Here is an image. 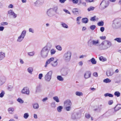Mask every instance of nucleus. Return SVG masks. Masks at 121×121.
Returning a JSON list of instances; mask_svg holds the SVG:
<instances>
[{
    "mask_svg": "<svg viewBox=\"0 0 121 121\" xmlns=\"http://www.w3.org/2000/svg\"><path fill=\"white\" fill-rule=\"evenodd\" d=\"M52 45L49 43H47L46 45L41 49L40 52V56L43 58H45L48 56L49 52Z\"/></svg>",
    "mask_w": 121,
    "mask_h": 121,
    "instance_id": "f257e3e1",
    "label": "nucleus"
},
{
    "mask_svg": "<svg viewBox=\"0 0 121 121\" xmlns=\"http://www.w3.org/2000/svg\"><path fill=\"white\" fill-rule=\"evenodd\" d=\"M58 6H55L53 8L48 9L47 12V14L48 17H52L55 16L56 13H58Z\"/></svg>",
    "mask_w": 121,
    "mask_h": 121,
    "instance_id": "f03ea898",
    "label": "nucleus"
},
{
    "mask_svg": "<svg viewBox=\"0 0 121 121\" xmlns=\"http://www.w3.org/2000/svg\"><path fill=\"white\" fill-rule=\"evenodd\" d=\"M112 45V43L110 41L105 40L99 45V48L101 50L106 49L111 47Z\"/></svg>",
    "mask_w": 121,
    "mask_h": 121,
    "instance_id": "7ed1b4c3",
    "label": "nucleus"
},
{
    "mask_svg": "<svg viewBox=\"0 0 121 121\" xmlns=\"http://www.w3.org/2000/svg\"><path fill=\"white\" fill-rule=\"evenodd\" d=\"M121 26V19H116L113 21L112 27L113 29H117Z\"/></svg>",
    "mask_w": 121,
    "mask_h": 121,
    "instance_id": "20e7f679",
    "label": "nucleus"
},
{
    "mask_svg": "<svg viewBox=\"0 0 121 121\" xmlns=\"http://www.w3.org/2000/svg\"><path fill=\"white\" fill-rule=\"evenodd\" d=\"M72 105L71 101L69 99L66 100L64 102V106L67 111H69L71 109Z\"/></svg>",
    "mask_w": 121,
    "mask_h": 121,
    "instance_id": "39448f33",
    "label": "nucleus"
},
{
    "mask_svg": "<svg viewBox=\"0 0 121 121\" xmlns=\"http://www.w3.org/2000/svg\"><path fill=\"white\" fill-rule=\"evenodd\" d=\"M99 44V40L98 39H90L88 42V45L90 47H92L93 45L98 46Z\"/></svg>",
    "mask_w": 121,
    "mask_h": 121,
    "instance_id": "423d86ee",
    "label": "nucleus"
},
{
    "mask_svg": "<svg viewBox=\"0 0 121 121\" xmlns=\"http://www.w3.org/2000/svg\"><path fill=\"white\" fill-rule=\"evenodd\" d=\"M26 31V30H23L20 35L18 36L17 39V42L20 43L24 39L25 36Z\"/></svg>",
    "mask_w": 121,
    "mask_h": 121,
    "instance_id": "0eeeda50",
    "label": "nucleus"
},
{
    "mask_svg": "<svg viewBox=\"0 0 121 121\" xmlns=\"http://www.w3.org/2000/svg\"><path fill=\"white\" fill-rule=\"evenodd\" d=\"M71 56V52L69 51H68L65 53L63 56L64 59L66 61L69 62L70 60Z\"/></svg>",
    "mask_w": 121,
    "mask_h": 121,
    "instance_id": "6e6552de",
    "label": "nucleus"
},
{
    "mask_svg": "<svg viewBox=\"0 0 121 121\" xmlns=\"http://www.w3.org/2000/svg\"><path fill=\"white\" fill-rule=\"evenodd\" d=\"M52 71H50L45 75L44 78L46 81L49 82L50 81L52 78Z\"/></svg>",
    "mask_w": 121,
    "mask_h": 121,
    "instance_id": "1a4fd4ad",
    "label": "nucleus"
},
{
    "mask_svg": "<svg viewBox=\"0 0 121 121\" xmlns=\"http://www.w3.org/2000/svg\"><path fill=\"white\" fill-rule=\"evenodd\" d=\"M108 4L109 2L108 1L103 0L100 4L99 8L102 10L103 9L108 6Z\"/></svg>",
    "mask_w": 121,
    "mask_h": 121,
    "instance_id": "9d476101",
    "label": "nucleus"
},
{
    "mask_svg": "<svg viewBox=\"0 0 121 121\" xmlns=\"http://www.w3.org/2000/svg\"><path fill=\"white\" fill-rule=\"evenodd\" d=\"M21 92L23 94H26L27 95H29L30 94V91L28 87H25L22 90Z\"/></svg>",
    "mask_w": 121,
    "mask_h": 121,
    "instance_id": "9b49d317",
    "label": "nucleus"
},
{
    "mask_svg": "<svg viewBox=\"0 0 121 121\" xmlns=\"http://www.w3.org/2000/svg\"><path fill=\"white\" fill-rule=\"evenodd\" d=\"M8 14L10 16H13L14 18H16L17 17V14L12 9H10L8 11Z\"/></svg>",
    "mask_w": 121,
    "mask_h": 121,
    "instance_id": "f8f14e48",
    "label": "nucleus"
},
{
    "mask_svg": "<svg viewBox=\"0 0 121 121\" xmlns=\"http://www.w3.org/2000/svg\"><path fill=\"white\" fill-rule=\"evenodd\" d=\"M91 73L90 71H87L84 74V78L85 79H88L91 77Z\"/></svg>",
    "mask_w": 121,
    "mask_h": 121,
    "instance_id": "ddd939ff",
    "label": "nucleus"
},
{
    "mask_svg": "<svg viewBox=\"0 0 121 121\" xmlns=\"http://www.w3.org/2000/svg\"><path fill=\"white\" fill-rule=\"evenodd\" d=\"M44 0H37L35 2V4L36 5H41L44 3Z\"/></svg>",
    "mask_w": 121,
    "mask_h": 121,
    "instance_id": "4468645a",
    "label": "nucleus"
},
{
    "mask_svg": "<svg viewBox=\"0 0 121 121\" xmlns=\"http://www.w3.org/2000/svg\"><path fill=\"white\" fill-rule=\"evenodd\" d=\"M6 80V78L5 77L3 76L0 77V86L4 83Z\"/></svg>",
    "mask_w": 121,
    "mask_h": 121,
    "instance_id": "2eb2a0df",
    "label": "nucleus"
},
{
    "mask_svg": "<svg viewBox=\"0 0 121 121\" xmlns=\"http://www.w3.org/2000/svg\"><path fill=\"white\" fill-rule=\"evenodd\" d=\"M54 60V58L53 57H52L50 58L45 63V65L44 66L45 67H47V65L51 63V62L53 61Z\"/></svg>",
    "mask_w": 121,
    "mask_h": 121,
    "instance_id": "dca6fc26",
    "label": "nucleus"
},
{
    "mask_svg": "<svg viewBox=\"0 0 121 121\" xmlns=\"http://www.w3.org/2000/svg\"><path fill=\"white\" fill-rule=\"evenodd\" d=\"M61 72L62 75L66 76L68 74V70L66 69H61Z\"/></svg>",
    "mask_w": 121,
    "mask_h": 121,
    "instance_id": "f3484780",
    "label": "nucleus"
},
{
    "mask_svg": "<svg viewBox=\"0 0 121 121\" xmlns=\"http://www.w3.org/2000/svg\"><path fill=\"white\" fill-rule=\"evenodd\" d=\"M58 60L57 59L55 61L52 62H51V65L53 67H56L58 65Z\"/></svg>",
    "mask_w": 121,
    "mask_h": 121,
    "instance_id": "a211bd4d",
    "label": "nucleus"
},
{
    "mask_svg": "<svg viewBox=\"0 0 121 121\" xmlns=\"http://www.w3.org/2000/svg\"><path fill=\"white\" fill-rule=\"evenodd\" d=\"M78 118V114L77 113H74L72 114V118L73 119L75 120Z\"/></svg>",
    "mask_w": 121,
    "mask_h": 121,
    "instance_id": "6ab92c4d",
    "label": "nucleus"
},
{
    "mask_svg": "<svg viewBox=\"0 0 121 121\" xmlns=\"http://www.w3.org/2000/svg\"><path fill=\"white\" fill-rule=\"evenodd\" d=\"M121 108V105L119 104H117L114 108L115 111V112L117 111Z\"/></svg>",
    "mask_w": 121,
    "mask_h": 121,
    "instance_id": "aec40b11",
    "label": "nucleus"
},
{
    "mask_svg": "<svg viewBox=\"0 0 121 121\" xmlns=\"http://www.w3.org/2000/svg\"><path fill=\"white\" fill-rule=\"evenodd\" d=\"M33 70V69L32 67H30L27 69L28 72L30 74H32V73Z\"/></svg>",
    "mask_w": 121,
    "mask_h": 121,
    "instance_id": "412c9836",
    "label": "nucleus"
},
{
    "mask_svg": "<svg viewBox=\"0 0 121 121\" xmlns=\"http://www.w3.org/2000/svg\"><path fill=\"white\" fill-rule=\"evenodd\" d=\"M5 54L4 53L2 52H0V57L3 60L5 57Z\"/></svg>",
    "mask_w": 121,
    "mask_h": 121,
    "instance_id": "4be33fe9",
    "label": "nucleus"
},
{
    "mask_svg": "<svg viewBox=\"0 0 121 121\" xmlns=\"http://www.w3.org/2000/svg\"><path fill=\"white\" fill-rule=\"evenodd\" d=\"M8 111L9 113L12 114L14 111V109L12 107L9 108H8Z\"/></svg>",
    "mask_w": 121,
    "mask_h": 121,
    "instance_id": "5701e85b",
    "label": "nucleus"
},
{
    "mask_svg": "<svg viewBox=\"0 0 121 121\" xmlns=\"http://www.w3.org/2000/svg\"><path fill=\"white\" fill-rule=\"evenodd\" d=\"M106 73L108 77L112 76L113 74L112 72L109 70L107 71Z\"/></svg>",
    "mask_w": 121,
    "mask_h": 121,
    "instance_id": "b1692460",
    "label": "nucleus"
},
{
    "mask_svg": "<svg viewBox=\"0 0 121 121\" xmlns=\"http://www.w3.org/2000/svg\"><path fill=\"white\" fill-rule=\"evenodd\" d=\"M33 107L35 109H38L39 107V104L37 103H35L33 104Z\"/></svg>",
    "mask_w": 121,
    "mask_h": 121,
    "instance_id": "393cba45",
    "label": "nucleus"
},
{
    "mask_svg": "<svg viewBox=\"0 0 121 121\" xmlns=\"http://www.w3.org/2000/svg\"><path fill=\"white\" fill-rule=\"evenodd\" d=\"M91 61L92 64H95L96 63V61L94 58H92L91 59L89 60Z\"/></svg>",
    "mask_w": 121,
    "mask_h": 121,
    "instance_id": "a878e982",
    "label": "nucleus"
},
{
    "mask_svg": "<svg viewBox=\"0 0 121 121\" xmlns=\"http://www.w3.org/2000/svg\"><path fill=\"white\" fill-rule=\"evenodd\" d=\"M88 19L86 18H83L82 19V22L83 23H86L88 22Z\"/></svg>",
    "mask_w": 121,
    "mask_h": 121,
    "instance_id": "bb28decb",
    "label": "nucleus"
},
{
    "mask_svg": "<svg viewBox=\"0 0 121 121\" xmlns=\"http://www.w3.org/2000/svg\"><path fill=\"white\" fill-rule=\"evenodd\" d=\"M58 80L60 81H63L64 79L61 76H58L57 77Z\"/></svg>",
    "mask_w": 121,
    "mask_h": 121,
    "instance_id": "cd10ccee",
    "label": "nucleus"
},
{
    "mask_svg": "<svg viewBox=\"0 0 121 121\" xmlns=\"http://www.w3.org/2000/svg\"><path fill=\"white\" fill-rule=\"evenodd\" d=\"M104 96L105 97L108 96L110 97H113V95L111 94L107 93L104 94Z\"/></svg>",
    "mask_w": 121,
    "mask_h": 121,
    "instance_id": "c85d7f7f",
    "label": "nucleus"
},
{
    "mask_svg": "<svg viewBox=\"0 0 121 121\" xmlns=\"http://www.w3.org/2000/svg\"><path fill=\"white\" fill-rule=\"evenodd\" d=\"M61 25L63 27L65 28H68V26L65 23L62 22L61 23Z\"/></svg>",
    "mask_w": 121,
    "mask_h": 121,
    "instance_id": "c756f323",
    "label": "nucleus"
},
{
    "mask_svg": "<svg viewBox=\"0 0 121 121\" xmlns=\"http://www.w3.org/2000/svg\"><path fill=\"white\" fill-rule=\"evenodd\" d=\"M111 82V80L108 78L105 79L103 80V82L106 83H109Z\"/></svg>",
    "mask_w": 121,
    "mask_h": 121,
    "instance_id": "7c9ffc66",
    "label": "nucleus"
},
{
    "mask_svg": "<svg viewBox=\"0 0 121 121\" xmlns=\"http://www.w3.org/2000/svg\"><path fill=\"white\" fill-rule=\"evenodd\" d=\"M75 94L79 96L82 95H83L82 93L79 91L76 92L75 93Z\"/></svg>",
    "mask_w": 121,
    "mask_h": 121,
    "instance_id": "2f4dec72",
    "label": "nucleus"
},
{
    "mask_svg": "<svg viewBox=\"0 0 121 121\" xmlns=\"http://www.w3.org/2000/svg\"><path fill=\"white\" fill-rule=\"evenodd\" d=\"M63 109V107L61 106H59L57 108V111L59 112H60L62 111V109Z\"/></svg>",
    "mask_w": 121,
    "mask_h": 121,
    "instance_id": "473e14b6",
    "label": "nucleus"
},
{
    "mask_svg": "<svg viewBox=\"0 0 121 121\" xmlns=\"http://www.w3.org/2000/svg\"><path fill=\"white\" fill-rule=\"evenodd\" d=\"M114 40L119 43H121V38H117L114 39Z\"/></svg>",
    "mask_w": 121,
    "mask_h": 121,
    "instance_id": "72a5a7b5",
    "label": "nucleus"
},
{
    "mask_svg": "<svg viewBox=\"0 0 121 121\" xmlns=\"http://www.w3.org/2000/svg\"><path fill=\"white\" fill-rule=\"evenodd\" d=\"M53 99L57 102H59V100L58 97L57 96H55L53 97Z\"/></svg>",
    "mask_w": 121,
    "mask_h": 121,
    "instance_id": "f704fd0d",
    "label": "nucleus"
},
{
    "mask_svg": "<svg viewBox=\"0 0 121 121\" xmlns=\"http://www.w3.org/2000/svg\"><path fill=\"white\" fill-rule=\"evenodd\" d=\"M29 116V115L28 113H25L24 114L23 117L25 119H27L28 118Z\"/></svg>",
    "mask_w": 121,
    "mask_h": 121,
    "instance_id": "c9c22d12",
    "label": "nucleus"
},
{
    "mask_svg": "<svg viewBox=\"0 0 121 121\" xmlns=\"http://www.w3.org/2000/svg\"><path fill=\"white\" fill-rule=\"evenodd\" d=\"M56 52V50L54 49H52L50 50V53L51 55H52L55 54Z\"/></svg>",
    "mask_w": 121,
    "mask_h": 121,
    "instance_id": "e433bc0d",
    "label": "nucleus"
},
{
    "mask_svg": "<svg viewBox=\"0 0 121 121\" xmlns=\"http://www.w3.org/2000/svg\"><path fill=\"white\" fill-rule=\"evenodd\" d=\"M35 52H29L28 53V55L30 56H33L35 54Z\"/></svg>",
    "mask_w": 121,
    "mask_h": 121,
    "instance_id": "4c0bfd02",
    "label": "nucleus"
},
{
    "mask_svg": "<svg viewBox=\"0 0 121 121\" xmlns=\"http://www.w3.org/2000/svg\"><path fill=\"white\" fill-rule=\"evenodd\" d=\"M95 8L92 6H91L87 9V10L88 11L93 10Z\"/></svg>",
    "mask_w": 121,
    "mask_h": 121,
    "instance_id": "58836bf2",
    "label": "nucleus"
},
{
    "mask_svg": "<svg viewBox=\"0 0 121 121\" xmlns=\"http://www.w3.org/2000/svg\"><path fill=\"white\" fill-rule=\"evenodd\" d=\"M78 9L75 8L73 10V13L76 14L77 13H78Z\"/></svg>",
    "mask_w": 121,
    "mask_h": 121,
    "instance_id": "ea45409f",
    "label": "nucleus"
},
{
    "mask_svg": "<svg viewBox=\"0 0 121 121\" xmlns=\"http://www.w3.org/2000/svg\"><path fill=\"white\" fill-rule=\"evenodd\" d=\"M114 95L117 97H119L120 95V93L118 91H116L114 93Z\"/></svg>",
    "mask_w": 121,
    "mask_h": 121,
    "instance_id": "a19ab883",
    "label": "nucleus"
},
{
    "mask_svg": "<svg viewBox=\"0 0 121 121\" xmlns=\"http://www.w3.org/2000/svg\"><path fill=\"white\" fill-rule=\"evenodd\" d=\"M97 25L99 26H103L104 25V22L102 21H101L98 23Z\"/></svg>",
    "mask_w": 121,
    "mask_h": 121,
    "instance_id": "79ce46f5",
    "label": "nucleus"
},
{
    "mask_svg": "<svg viewBox=\"0 0 121 121\" xmlns=\"http://www.w3.org/2000/svg\"><path fill=\"white\" fill-rule=\"evenodd\" d=\"M69 1H72L74 4H77L78 1V0H69Z\"/></svg>",
    "mask_w": 121,
    "mask_h": 121,
    "instance_id": "37998d69",
    "label": "nucleus"
},
{
    "mask_svg": "<svg viewBox=\"0 0 121 121\" xmlns=\"http://www.w3.org/2000/svg\"><path fill=\"white\" fill-rule=\"evenodd\" d=\"M41 86L40 85H39L37 86L36 87V90L37 91H39L41 90Z\"/></svg>",
    "mask_w": 121,
    "mask_h": 121,
    "instance_id": "c03bdc74",
    "label": "nucleus"
},
{
    "mask_svg": "<svg viewBox=\"0 0 121 121\" xmlns=\"http://www.w3.org/2000/svg\"><path fill=\"white\" fill-rule=\"evenodd\" d=\"M5 93L4 91H2L1 93L0 94V97L1 98L3 97L4 96Z\"/></svg>",
    "mask_w": 121,
    "mask_h": 121,
    "instance_id": "a18cd8bd",
    "label": "nucleus"
},
{
    "mask_svg": "<svg viewBox=\"0 0 121 121\" xmlns=\"http://www.w3.org/2000/svg\"><path fill=\"white\" fill-rule=\"evenodd\" d=\"M56 48L57 50L59 51H61L62 50V47L59 45L57 46L56 47Z\"/></svg>",
    "mask_w": 121,
    "mask_h": 121,
    "instance_id": "49530a36",
    "label": "nucleus"
},
{
    "mask_svg": "<svg viewBox=\"0 0 121 121\" xmlns=\"http://www.w3.org/2000/svg\"><path fill=\"white\" fill-rule=\"evenodd\" d=\"M17 101L21 103H23V101L21 98H19L17 100Z\"/></svg>",
    "mask_w": 121,
    "mask_h": 121,
    "instance_id": "de8ad7c7",
    "label": "nucleus"
},
{
    "mask_svg": "<svg viewBox=\"0 0 121 121\" xmlns=\"http://www.w3.org/2000/svg\"><path fill=\"white\" fill-rule=\"evenodd\" d=\"M104 58L103 56H101L99 58V59L100 60L102 61H104L106 60V59H105Z\"/></svg>",
    "mask_w": 121,
    "mask_h": 121,
    "instance_id": "09e8293b",
    "label": "nucleus"
},
{
    "mask_svg": "<svg viewBox=\"0 0 121 121\" xmlns=\"http://www.w3.org/2000/svg\"><path fill=\"white\" fill-rule=\"evenodd\" d=\"M96 26L95 25H93L91 26L90 28L92 30H94Z\"/></svg>",
    "mask_w": 121,
    "mask_h": 121,
    "instance_id": "8fccbe9b",
    "label": "nucleus"
},
{
    "mask_svg": "<svg viewBox=\"0 0 121 121\" xmlns=\"http://www.w3.org/2000/svg\"><path fill=\"white\" fill-rule=\"evenodd\" d=\"M29 32H31L32 33H33L34 32V30L32 28H29Z\"/></svg>",
    "mask_w": 121,
    "mask_h": 121,
    "instance_id": "3c124183",
    "label": "nucleus"
},
{
    "mask_svg": "<svg viewBox=\"0 0 121 121\" xmlns=\"http://www.w3.org/2000/svg\"><path fill=\"white\" fill-rule=\"evenodd\" d=\"M13 88V87L12 86H9L8 87V89L9 91H12Z\"/></svg>",
    "mask_w": 121,
    "mask_h": 121,
    "instance_id": "603ef678",
    "label": "nucleus"
},
{
    "mask_svg": "<svg viewBox=\"0 0 121 121\" xmlns=\"http://www.w3.org/2000/svg\"><path fill=\"white\" fill-rule=\"evenodd\" d=\"M85 117L89 119L90 117L91 116L90 114L87 113L85 115Z\"/></svg>",
    "mask_w": 121,
    "mask_h": 121,
    "instance_id": "864d4df0",
    "label": "nucleus"
},
{
    "mask_svg": "<svg viewBox=\"0 0 121 121\" xmlns=\"http://www.w3.org/2000/svg\"><path fill=\"white\" fill-rule=\"evenodd\" d=\"M51 106L53 108H55L56 107V104L55 102L52 103L51 104Z\"/></svg>",
    "mask_w": 121,
    "mask_h": 121,
    "instance_id": "5fc2aeb1",
    "label": "nucleus"
},
{
    "mask_svg": "<svg viewBox=\"0 0 121 121\" xmlns=\"http://www.w3.org/2000/svg\"><path fill=\"white\" fill-rule=\"evenodd\" d=\"M63 10L66 13H68L69 14H70L69 12L66 9H64Z\"/></svg>",
    "mask_w": 121,
    "mask_h": 121,
    "instance_id": "6e6d98bb",
    "label": "nucleus"
},
{
    "mask_svg": "<svg viewBox=\"0 0 121 121\" xmlns=\"http://www.w3.org/2000/svg\"><path fill=\"white\" fill-rule=\"evenodd\" d=\"M113 103V101L112 100H109L108 102V104L109 105L112 104Z\"/></svg>",
    "mask_w": 121,
    "mask_h": 121,
    "instance_id": "4d7b16f0",
    "label": "nucleus"
},
{
    "mask_svg": "<svg viewBox=\"0 0 121 121\" xmlns=\"http://www.w3.org/2000/svg\"><path fill=\"white\" fill-rule=\"evenodd\" d=\"M43 76V74L42 73H40L39 74V78L40 79H41L42 78Z\"/></svg>",
    "mask_w": 121,
    "mask_h": 121,
    "instance_id": "13d9d810",
    "label": "nucleus"
},
{
    "mask_svg": "<svg viewBox=\"0 0 121 121\" xmlns=\"http://www.w3.org/2000/svg\"><path fill=\"white\" fill-rule=\"evenodd\" d=\"M93 76L95 77H97L98 76V74L97 73L95 72L93 74Z\"/></svg>",
    "mask_w": 121,
    "mask_h": 121,
    "instance_id": "bf43d9fd",
    "label": "nucleus"
},
{
    "mask_svg": "<svg viewBox=\"0 0 121 121\" xmlns=\"http://www.w3.org/2000/svg\"><path fill=\"white\" fill-rule=\"evenodd\" d=\"M99 38L103 40L106 39V37L105 36H100Z\"/></svg>",
    "mask_w": 121,
    "mask_h": 121,
    "instance_id": "052dcab7",
    "label": "nucleus"
},
{
    "mask_svg": "<svg viewBox=\"0 0 121 121\" xmlns=\"http://www.w3.org/2000/svg\"><path fill=\"white\" fill-rule=\"evenodd\" d=\"M96 17V16H94V17H91L90 19V20L92 21H94L95 20Z\"/></svg>",
    "mask_w": 121,
    "mask_h": 121,
    "instance_id": "680f3d73",
    "label": "nucleus"
},
{
    "mask_svg": "<svg viewBox=\"0 0 121 121\" xmlns=\"http://www.w3.org/2000/svg\"><path fill=\"white\" fill-rule=\"evenodd\" d=\"M104 30V28L103 27H101L100 28V30L101 31L103 32Z\"/></svg>",
    "mask_w": 121,
    "mask_h": 121,
    "instance_id": "e2e57ef3",
    "label": "nucleus"
},
{
    "mask_svg": "<svg viewBox=\"0 0 121 121\" xmlns=\"http://www.w3.org/2000/svg\"><path fill=\"white\" fill-rule=\"evenodd\" d=\"M67 0H59L60 2L61 3H64Z\"/></svg>",
    "mask_w": 121,
    "mask_h": 121,
    "instance_id": "0e129e2a",
    "label": "nucleus"
},
{
    "mask_svg": "<svg viewBox=\"0 0 121 121\" xmlns=\"http://www.w3.org/2000/svg\"><path fill=\"white\" fill-rule=\"evenodd\" d=\"M19 60L21 64H22L24 63V61L22 59H20Z\"/></svg>",
    "mask_w": 121,
    "mask_h": 121,
    "instance_id": "69168bd1",
    "label": "nucleus"
},
{
    "mask_svg": "<svg viewBox=\"0 0 121 121\" xmlns=\"http://www.w3.org/2000/svg\"><path fill=\"white\" fill-rule=\"evenodd\" d=\"M8 8H12L13 7V5L11 4H10L9 6H8Z\"/></svg>",
    "mask_w": 121,
    "mask_h": 121,
    "instance_id": "338daca9",
    "label": "nucleus"
},
{
    "mask_svg": "<svg viewBox=\"0 0 121 121\" xmlns=\"http://www.w3.org/2000/svg\"><path fill=\"white\" fill-rule=\"evenodd\" d=\"M78 63L79 65L80 66H82L83 64V62L82 61L79 62Z\"/></svg>",
    "mask_w": 121,
    "mask_h": 121,
    "instance_id": "774afa93",
    "label": "nucleus"
}]
</instances>
